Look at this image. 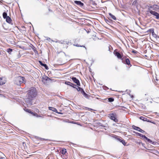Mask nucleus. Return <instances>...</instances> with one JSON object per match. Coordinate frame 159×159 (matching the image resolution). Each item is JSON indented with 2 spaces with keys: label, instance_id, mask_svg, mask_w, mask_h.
Here are the masks:
<instances>
[{
  "label": "nucleus",
  "instance_id": "17",
  "mask_svg": "<svg viewBox=\"0 0 159 159\" xmlns=\"http://www.w3.org/2000/svg\"><path fill=\"white\" fill-rule=\"evenodd\" d=\"M13 49H12L9 48H8V49H7L6 51L8 52V53L9 54H11V52L13 51Z\"/></svg>",
  "mask_w": 159,
  "mask_h": 159
},
{
  "label": "nucleus",
  "instance_id": "5",
  "mask_svg": "<svg viewBox=\"0 0 159 159\" xmlns=\"http://www.w3.org/2000/svg\"><path fill=\"white\" fill-rule=\"evenodd\" d=\"M41 80L43 83L45 84L48 81L50 80V79L48 77L46 76H43L42 77Z\"/></svg>",
  "mask_w": 159,
  "mask_h": 159
},
{
  "label": "nucleus",
  "instance_id": "20",
  "mask_svg": "<svg viewBox=\"0 0 159 159\" xmlns=\"http://www.w3.org/2000/svg\"><path fill=\"white\" fill-rule=\"evenodd\" d=\"M78 91H80L81 93L84 90L81 88L77 86V88H75Z\"/></svg>",
  "mask_w": 159,
  "mask_h": 159
},
{
  "label": "nucleus",
  "instance_id": "29",
  "mask_svg": "<svg viewBox=\"0 0 159 159\" xmlns=\"http://www.w3.org/2000/svg\"><path fill=\"white\" fill-rule=\"evenodd\" d=\"M66 152V149L62 150V153L63 154H64Z\"/></svg>",
  "mask_w": 159,
  "mask_h": 159
},
{
  "label": "nucleus",
  "instance_id": "30",
  "mask_svg": "<svg viewBox=\"0 0 159 159\" xmlns=\"http://www.w3.org/2000/svg\"><path fill=\"white\" fill-rule=\"evenodd\" d=\"M137 135L139 136L140 137H143V134H141L139 133H138Z\"/></svg>",
  "mask_w": 159,
  "mask_h": 159
},
{
  "label": "nucleus",
  "instance_id": "2",
  "mask_svg": "<svg viewBox=\"0 0 159 159\" xmlns=\"http://www.w3.org/2000/svg\"><path fill=\"white\" fill-rule=\"evenodd\" d=\"M24 77L21 76H18L15 78L14 83L17 85H20L21 84L25 82Z\"/></svg>",
  "mask_w": 159,
  "mask_h": 159
},
{
  "label": "nucleus",
  "instance_id": "32",
  "mask_svg": "<svg viewBox=\"0 0 159 159\" xmlns=\"http://www.w3.org/2000/svg\"><path fill=\"white\" fill-rule=\"evenodd\" d=\"M142 138L145 139H147L148 138L146 137V136H145L144 135H143V137Z\"/></svg>",
  "mask_w": 159,
  "mask_h": 159
},
{
  "label": "nucleus",
  "instance_id": "14",
  "mask_svg": "<svg viewBox=\"0 0 159 159\" xmlns=\"http://www.w3.org/2000/svg\"><path fill=\"white\" fill-rule=\"evenodd\" d=\"M39 62L40 63V65L44 66L45 68L46 69V70L48 69V66H47V65H46V64H43L42 62L40 61H39Z\"/></svg>",
  "mask_w": 159,
  "mask_h": 159
},
{
  "label": "nucleus",
  "instance_id": "36",
  "mask_svg": "<svg viewBox=\"0 0 159 159\" xmlns=\"http://www.w3.org/2000/svg\"><path fill=\"white\" fill-rule=\"evenodd\" d=\"M132 52L134 53H136V52L135 50H133L132 51Z\"/></svg>",
  "mask_w": 159,
  "mask_h": 159
},
{
  "label": "nucleus",
  "instance_id": "13",
  "mask_svg": "<svg viewBox=\"0 0 159 159\" xmlns=\"http://www.w3.org/2000/svg\"><path fill=\"white\" fill-rule=\"evenodd\" d=\"M6 81L3 79V78L0 77V85H2L5 83Z\"/></svg>",
  "mask_w": 159,
  "mask_h": 159
},
{
  "label": "nucleus",
  "instance_id": "23",
  "mask_svg": "<svg viewBox=\"0 0 159 159\" xmlns=\"http://www.w3.org/2000/svg\"><path fill=\"white\" fill-rule=\"evenodd\" d=\"M147 32H150L152 33V34H154L153 29H150L148 30Z\"/></svg>",
  "mask_w": 159,
  "mask_h": 159
},
{
  "label": "nucleus",
  "instance_id": "33",
  "mask_svg": "<svg viewBox=\"0 0 159 159\" xmlns=\"http://www.w3.org/2000/svg\"><path fill=\"white\" fill-rule=\"evenodd\" d=\"M142 138L145 139H147L148 138L146 137V136H145L144 135H143V137Z\"/></svg>",
  "mask_w": 159,
  "mask_h": 159
},
{
  "label": "nucleus",
  "instance_id": "21",
  "mask_svg": "<svg viewBox=\"0 0 159 159\" xmlns=\"http://www.w3.org/2000/svg\"><path fill=\"white\" fill-rule=\"evenodd\" d=\"M126 64L128 65H130V61L128 58H126L125 59Z\"/></svg>",
  "mask_w": 159,
  "mask_h": 159
},
{
  "label": "nucleus",
  "instance_id": "27",
  "mask_svg": "<svg viewBox=\"0 0 159 159\" xmlns=\"http://www.w3.org/2000/svg\"><path fill=\"white\" fill-rule=\"evenodd\" d=\"M65 84L67 85L70 86V84H71V83L69 81H66L65 82Z\"/></svg>",
  "mask_w": 159,
  "mask_h": 159
},
{
  "label": "nucleus",
  "instance_id": "24",
  "mask_svg": "<svg viewBox=\"0 0 159 159\" xmlns=\"http://www.w3.org/2000/svg\"><path fill=\"white\" fill-rule=\"evenodd\" d=\"M107 99L108 100V102H112L114 101V98H108Z\"/></svg>",
  "mask_w": 159,
  "mask_h": 159
},
{
  "label": "nucleus",
  "instance_id": "7",
  "mask_svg": "<svg viewBox=\"0 0 159 159\" xmlns=\"http://www.w3.org/2000/svg\"><path fill=\"white\" fill-rule=\"evenodd\" d=\"M71 79L74 83L76 84L77 85L79 86L80 85V84L79 80L77 79L76 78L73 77L71 78Z\"/></svg>",
  "mask_w": 159,
  "mask_h": 159
},
{
  "label": "nucleus",
  "instance_id": "28",
  "mask_svg": "<svg viewBox=\"0 0 159 159\" xmlns=\"http://www.w3.org/2000/svg\"><path fill=\"white\" fill-rule=\"evenodd\" d=\"M70 86L74 88H76V85L74 84H73L71 83V84H70Z\"/></svg>",
  "mask_w": 159,
  "mask_h": 159
},
{
  "label": "nucleus",
  "instance_id": "11",
  "mask_svg": "<svg viewBox=\"0 0 159 159\" xmlns=\"http://www.w3.org/2000/svg\"><path fill=\"white\" fill-rule=\"evenodd\" d=\"M116 139L120 142L121 143L123 144L125 146L126 144V143L125 142V141L123 140L122 139H120L119 138H116Z\"/></svg>",
  "mask_w": 159,
  "mask_h": 159
},
{
  "label": "nucleus",
  "instance_id": "37",
  "mask_svg": "<svg viewBox=\"0 0 159 159\" xmlns=\"http://www.w3.org/2000/svg\"><path fill=\"white\" fill-rule=\"evenodd\" d=\"M148 142L150 140V139H148V138L147 139H146Z\"/></svg>",
  "mask_w": 159,
  "mask_h": 159
},
{
  "label": "nucleus",
  "instance_id": "6",
  "mask_svg": "<svg viewBox=\"0 0 159 159\" xmlns=\"http://www.w3.org/2000/svg\"><path fill=\"white\" fill-rule=\"evenodd\" d=\"M133 129L135 130H136L139 132H140L142 133H143L145 132V131L140 129V128L133 125L132 126Z\"/></svg>",
  "mask_w": 159,
  "mask_h": 159
},
{
  "label": "nucleus",
  "instance_id": "4",
  "mask_svg": "<svg viewBox=\"0 0 159 159\" xmlns=\"http://www.w3.org/2000/svg\"><path fill=\"white\" fill-rule=\"evenodd\" d=\"M110 118L113 120L115 122H117L118 119L116 118V114L115 113H113L109 115Z\"/></svg>",
  "mask_w": 159,
  "mask_h": 159
},
{
  "label": "nucleus",
  "instance_id": "8",
  "mask_svg": "<svg viewBox=\"0 0 159 159\" xmlns=\"http://www.w3.org/2000/svg\"><path fill=\"white\" fill-rule=\"evenodd\" d=\"M74 2L81 7H83L84 6V4L80 1H75Z\"/></svg>",
  "mask_w": 159,
  "mask_h": 159
},
{
  "label": "nucleus",
  "instance_id": "34",
  "mask_svg": "<svg viewBox=\"0 0 159 159\" xmlns=\"http://www.w3.org/2000/svg\"><path fill=\"white\" fill-rule=\"evenodd\" d=\"M152 35L155 37H156L157 36V35L155 34V33H154V34H152Z\"/></svg>",
  "mask_w": 159,
  "mask_h": 159
},
{
  "label": "nucleus",
  "instance_id": "25",
  "mask_svg": "<svg viewBox=\"0 0 159 159\" xmlns=\"http://www.w3.org/2000/svg\"><path fill=\"white\" fill-rule=\"evenodd\" d=\"M148 142L149 143L152 144L153 145H155L156 142H152L151 140L150 139V140L148 141Z\"/></svg>",
  "mask_w": 159,
  "mask_h": 159
},
{
  "label": "nucleus",
  "instance_id": "22",
  "mask_svg": "<svg viewBox=\"0 0 159 159\" xmlns=\"http://www.w3.org/2000/svg\"><path fill=\"white\" fill-rule=\"evenodd\" d=\"M2 15L3 18L4 19H6L8 17V16H7V13L5 12H3Z\"/></svg>",
  "mask_w": 159,
  "mask_h": 159
},
{
  "label": "nucleus",
  "instance_id": "15",
  "mask_svg": "<svg viewBox=\"0 0 159 159\" xmlns=\"http://www.w3.org/2000/svg\"><path fill=\"white\" fill-rule=\"evenodd\" d=\"M49 109L50 110H52L53 111L56 112V113H58V114H61L60 113L58 112L56 108L53 107H49Z\"/></svg>",
  "mask_w": 159,
  "mask_h": 159
},
{
  "label": "nucleus",
  "instance_id": "39",
  "mask_svg": "<svg viewBox=\"0 0 159 159\" xmlns=\"http://www.w3.org/2000/svg\"><path fill=\"white\" fill-rule=\"evenodd\" d=\"M72 123H73V122H71Z\"/></svg>",
  "mask_w": 159,
  "mask_h": 159
},
{
  "label": "nucleus",
  "instance_id": "31",
  "mask_svg": "<svg viewBox=\"0 0 159 159\" xmlns=\"http://www.w3.org/2000/svg\"><path fill=\"white\" fill-rule=\"evenodd\" d=\"M76 46V47H85L83 45L82 46H80V45L78 44H76L75 45Z\"/></svg>",
  "mask_w": 159,
  "mask_h": 159
},
{
  "label": "nucleus",
  "instance_id": "40",
  "mask_svg": "<svg viewBox=\"0 0 159 159\" xmlns=\"http://www.w3.org/2000/svg\"><path fill=\"white\" fill-rule=\"evenodd\" d=\"M143 144L142 143V145L143 146Z\"/></svg>",
  "mask_w": 159,
  "mask_h": 159
},
{
  "label": "nucleus",
  "instance_id": "38",
  "mask_svg": "<svg viewBox=\"0 0 159 159\" xmlns=\"http://www.w3.org/2000/svg\"><path fill=\"white\" fill-rule=\"evenodd\" d=\"M105 21H107L108 20H105Z\"/></svg>",
  "mask_w": 159,
  "mask_h": 159
},
{
  "label": "nucleus",
  "instance_id": "9",
  "mask_svg": "<svg viewBox=\"0 0 159 159\" xmlns=\"http://www.w3.org/2000/svg\"><path fill=\"white\" fill-rule=\"evenodd\" d=\"M153 10L156 11L159 8V7L157 5H154L152 6H151L150 7Z\"/></svg>",
  "mask_w": 159,
  "mask_h": 159
},
{
  "label": "nucleus",
  "instance_id": "35",
  "mask_svg": "<svg viewBox=\"0 0 159 159\" xmlns=\"http://www.w3.org/2000/svg\"><path fill=\"white\" fill-rule=\"evenodd\" d=\"M88 110L89 111H91L93 110V109L90 108H88Z\"/></svg>",
  "mask_w": 159,
  "mask_h": 159
},
{
  "label": "nucleus",
  "instance_id": "12",
  "mask_svg": "<svg viewBox=\"0 0 159 159\" xmlns=\"http://www.w3.org/2000/svg\"><path fill=\"white\" fill-rule=\"evenodd\" d=\"M114 54H115V56H117V57L120 59H121L122 58V56L121 54L117 52H115V51L114 52Z\"/></svg>",
  "mask_w": 159,
  "mask_h": 159
},
{
  "label": "nucleus",
  "instance_id": "19",
  "mask_svg": "<svg viewBox=\"0 0 159 159\" xmlns=\"http://www.w3.org/2000/svg\"><path fill=\"white\" fill-rule=\"evenodd\" d=\"M109 15L110 16V17L112 19L114 20H116V17L114 16L113 15H112L111 13H109Z\"/></svg>",
  "mask_w": 159,
  "mask_h": 159
},
{
  "label": "nucleus",
  "instance_id": "18",
  "mask_svg": "<svg viewBox=\"0 0 159 159\" xmlns=\"http://www.w3.org/2000/svg\"><path fill=\"white\" fill-rule=\"evenodd\" d=\"M81 93L83 94V95L85 98H88V95L86 93L84 90Z\"/></svg>",
  "mask_w": 159,
  "mask_h": 159
},
{
  "label": "nucleus",
  "instance_id": "3",
  "mask_svg": "<svg viewBox=\"0 0 159 159\" xmlns=\"http://www.w3.org/2000/svg\"><path fill=\"white\" fill-rule=\"evenodd\" d=\"M149 11L150 13L156 16V18L158 19H159V14L157 12L149 9Z\"/></svg>",
  "mask_w": 159,
  "mask_h": 159
},
{
  "label": "nucleus",
  "instance_id": "1",
  "mask_svg": "<svg viewBox=\"0 0 159 159\" xmlns=\"http://www.w3.org/2000/svg\"><path fill=\"white\" fill-rule=\"evenodd\" d=\"M37 95L36 89L34 88H31L28 91L25 101L28 105L31 106L32 104V100Z\"/></svg>",
  "mask_w": 159,
  "mask_h": 159
},
{
  "label": "nucleus",
  "instance_id": "10",
  "mask_svg": "<svg viewBox=\"0 0 159 159\" xmlns=\"http://www.w3.org/2000/svg\"><path fill=\"white\" fill-rule=\"evenodd\" d=\"M25 111L27 112H28L29 113H30L31 114H32L33 115H34V116H35L37 117H38V115L37 113H34L33 112H32L29 109H26L25 110Z\"/></svg>",
  "mask_w": 159,
  "mask_h": 159
},
{
  "label": "nucleus",
  "instance_id": "16",
  "mask_svg": "<svg viewBox=\"0 0 159 159\" xmlns=\"http://www.w3.org/2000/svg\"><path fill=\"white\" fill-rule=\"evenodd\" d=\"M6 21L9 23H11V25H12V23H11V22L12 21V20H11L10 17L9 16H8V17L6 18Z\"/></svg>",
  "mask_w": 159,
  "mask_h": 159
},
{
  "label": "nucleus",
  "instance_id": "26",
  "mask_svg": "<svg viewBox=\"0 0 159 159\" xmlns=\"http://www.w3.org/2000/svg\"><path fill=\"white\" fill-rule=\"evenodd\" d=\"M140 119L141 120H143V121H146V118L144 117H143V116H141L140 117Z\"/></svg>",
  "mask_w": 159,
  "mask_h": 159
}]
</instances>
